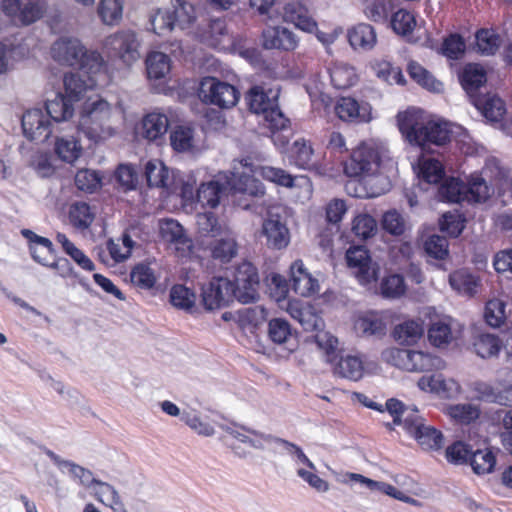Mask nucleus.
Wrapping results in <instances>:
<instances>
[{"label":"nucleus","instance_id":"nucleus-4","mask_svg":"<svg viewBox=\"0 0 512 512\" xmlns=\"http://www.w3.org/2000/svg\"><path fill=\"white\" fill-rule=\"evenodd\" d=\"M104 48L111 57L119 59L126 66H131L141 57V40L129 29L117 31L106 37Z\"/></svg>","mask_w":512,"mask_h":512},{"label":"nucleus","instance_id":"nucleus-25","mask_svg":"<svg viewBox=\"0 0 512 512\" xmlns=\"http://www.w3.org/2000/svg\"><path fill=\"white\" fill-rule=\"evenodd\" d=\"M471 102L491 123H500L507 112L505 102L496 94L479 95Z\"/></svg>","mask_w":512,"mask_h":512},{"label":"nucleus","instance_id":"nucleus-45","mask_svg":"<svg viewBox=\"0 0 512 512\" xmlns=\"http://www.w3.org/2000/svg\"><path fill=\"white\" fill-rule=\"evenodd\" d=\"M407 71L410 77L422 87L434 92L441 91L442 83L436 80L433 75L420 64L414 61L410 62Z\"/></svg>","mask_w":512,"mask_h":512},{"label":"nucleus","instance_id":"nucleus-20","mask_svg":"<svg viewBox=\"0 0 512 512\" xmlns=\"http://www.w3.org/2000/svg\"><path fill=\"white\" fill-rule=\"evenodd\" d=\"M386 409L393 417V423L397 425L403 424L409 434L423 422L422 417L418 414V410L415 407L405 406L397 399H389L386 402Z\"/></svg>","mask_w":512,"mask_h":512},{"label":"nucleus","instance_id":"nucleus-17","mask_svg":"<svg viewBox=\"0 0 512 512\" xmlns=\"http://www.w3.org/2000/svg\"><path fill=\"white\" fill-rule=\"evenodd\" d=\"M511 384L498 379L496 386L483 381H476L471 389L476 399L488 403H495L502 406H509Z\"/></svg>","mask_w":512,"mask_h":512},{"label":"nucleus","instance_id":"nucleus-26","mask_svg":"<svg viewBox=\"0 0 512 512\" xmlns=\"http://www.w3.org/2000/svg\"><path fill=\"white\" fill-rule=\"evenodd\" d=\"M285 22L294 24L297 28L313 32L317 28L316 22L310 16L308 9L300 2H289L283 8Z\"/></svg>","mask_w":512,"mask_h":512},{"label":"nucleus","instance_id":"nucleus-23","mask_svg":"<svg viewBox=\"0 0 512 512\" xmlns=\"http://www.w3.org/2000/svg\"><path fill=\"white\" fill-rule=\"evenodd\" d=\"M459 79L463 89L472 101L481 95L479 90L486 84L487 74L480 64L469 63L462 69Z\"/></svg>","mask_w":512,"mask_h":512},{"label":"nucleus","instance_id":"nucleus-6","mask_svg":"<svg viewBox=\"0 0 512 512\" xmlns=\"http://www.w3.org/2000/svg\"><path fill=\"white\" fill-rule=\"evenodd\" d=\"M46 0H1L2 13L17 26H28L43 17Z\"/></svg>","mask_w":512,"mask_h":512},{"label":"nucleus","instance_id":"nucleus-2","mask_svg":"<svg viewBox=\"0 0 512 512\" xmlns=\"http://www.w3.org/2000/svg\"><path fill=\"white\" fill-rule=\"evenodd\" d=\"M279 95L280 87L268 84L255 85L246 94L250 110L255 114L263 115L272 130H282L288 124V119L279 108Z\"/></svg>","mask_w":512,"mask_h":512},{"label":"nucleus","instance_id":"nucleus-33","mask_svg":"<svg viewBox=\"0 0 512 512\" xmlns=\"http://www.w3.org/2000/svg\"><path fill=\"white\" fill-rule=\"evenodd\" d=\"M449 283L457 292L466 296H473L477 293L480 279L468 270L460 269L449 275Z\"/></svg>","mask_w":512,"mask_h":512},{"label":"nucleus","instance_id":"nucleus-48","mask_svg":"<svg viewBox=\"0 0 512 512\" xmlns=\"http://www.w3.org/2000/svg\"><path fill=\"white\" fill-rule=\"evenodd\" d=\"M351 231L357 238L367 240L376 235L377 222L367 213L358 214L352 220Z\"/></svg>","mask_w":512,"mask_h":512},{"label":"nucleus","instance_id":"nucleus-57","mask_svg":"<svg viewBox=\"0 0 512 512\" xmlns=\"http://www.w3.org/2000/svg\"><path fill=\"white\" fill-rule=\"evenodd\" d=\"M195 300V294L183 285H175L170 291V302L178 309L191 310L195 305Z\"/></svg>","mask_w":512,"mask_h":512},{"label":"nucleus","instance_id":"nucleus-29","mask_svg":"<svg viewBox=\"0 0 512 512\" xmlns=\"http://www.w3.org/2000/svg\"><path fill=\"white\" fill-rule=\"evenodd\" d=\"M169 127V120L165 114L152 112L142 120V135L149 141H156L162 138Z\"/></svg>","mask_w":512,"mask_h":512},{"label":"nucleus","instance_id":"nucleus-53","mask_svg":"<svg viewBox=\"0 0 512 512\" xmlns=\"http://www.w3.org/2000/svg\"><path fill=\"white\" fill-rule=\"evenodd\" d=\"M473 347L476 354L481 358H490L498 355L501 342L495 335L481 334L474 341Z\"/></svg>","mask_w":512,"mask_h":512},{"label":"nucleus","instance_id":"nucleus-10","mask_svg":"<svg viewBox=\"0 0 512 512\" xmlns=\"http://www.w3.org/2000/svg\"><path fill=\"white\" fill-rule=\"evenodd\" d=\"M65 467L69 468L70 473L79 479L80 483L84 486H91L95 484L99 486V489L96 490L95 495L99 501L105 503L103 497H106L108 494L111 496V500L109 506L113 509L114 512H127L124 503L122 502L117 490L110 484L106 482H102L93 477L91 471L76 465L71 462H63Z\"/></svg>","mask_w":512,"mask_h":512},{"label":"nucleus","instance_id":"nucleus-61","mask_svg":"<svg viewBox=\"0 0 512 512\" xmlns=\"http://www.w3.org/2000/svg\"><path fill=\"white\" fill-rule=\"evenodd\" d=\"M292 155L294 163L303 169L309 168L313 160V148L311 144L304 140H296L292 146Z\"/></svg>","mask_w":512,"mask_h":512},{"label":"nucleus","instance_id":"nucleus-52","mask_svg":"<svg viewBox=\"0 0 512 512\" xmlns=\"http://www.w3.org/2000/svg\"><path fill=\"white\" fill-rule=\"evenodd\" d=\"M269 338L276 344H287L293 340L289 322L282 318L271 319L268 323Z\"/></svg>","mask_w":512,"mask_h":512},{"label":"nucleus","instance_id":"nucleus-62","mask_svg":"<svg viewBox=\"0 0 512 512\" xmlns=\"http://www.w3.org/2000/svg\"><path fill=\"white\" fill-rule=\"evenodd\" d=\"M424 250L428 256L444 260L449 254L448 240L443 236L431 235L424 243Z\"/></svg>","mask_w":512,"mask_h":512},{"label":"nucleus","instance_id":"nucleus-43","mask_svg":"<svg viewBox=\"0 0 512 512\" xmlns=\"http://www.w3.org/2000/svg\"><path fill=\"white\" fill-rule=\"evenodd\" d=\"M76 67L89 75L88 77L94 78L106 71V62L98 51L88 50L85 47L84 55L81 57V60Z\"/></svg>","mask_w":512,"mask_h":512},{"label":"nucleus","instance_id":"nucleus-64","mask_svg":"<svg viewBox=\"0 0 512 512\" xmlns=\"http://www.w3.org/2000/svg\"><path fill=\"white\" fill-rule=\"evenodd\" d=\"M170 141L174 150L187 151L193 146V131L189 127L178 126L171 132Z\"/></svg>","mask_w":512,"mask_h":512},{"label":"nucleus","instance_id":"nucleus-32","mask_svg":"<svg viewBox=\"0 0 512 512\" xmlns=\"http://www.w3.org/2000/svg\"><path fill=\"white\" fill-rule=\"evenodd\" d=\"M227 190L228 185L221 184L219 181H209L201 184L198 188L197 200L203 206L215 208L219 205Z\"/></svg>","mask_w":512,"mask_h":512},{"label":"nucleus","instance_id":"nucleus-18","mask_svg":"<svg viewBox=\"0 0 512 512\" xmlns=\"http://www.w3.org/2000/svg\"><path fill=\"white\" fill-rule=\"evenodd\" d=\"M50 121L40 109H32L22 116L24 135L29 140L45 141L51 135Z\"/></svg>","mask_w":512,"mask_h":512},{"label":"nucleus","instance_id":"nucleus-1","mask_svg":"<svg viewBox=\"0 0 512 512\" xmlns=\"http://www.w3.org/2000/svg\"><path fill=\"white\" fill-rule=\"evenodd\" d=\"M398 127L406 140L427 149L431 144L441 146L450 139L445 123L434 121L421 110L411 109L397 115Z\"/></svg>","mask_w":512,"mask_h":512},{"label":"nucleus","instance_id":"nucleus-40","mask_svg":"<svg viewBox=\"0 0 512 512\" xmlns=\"http://www.w3.org/2000/svg\"><path fill=\"white\" fill-rule=\"evenodd\" d=\"M332 85L337 89H347L355 84L357 75L352 66L336 62L329 68Z\"/></svg>","mask_w":512,"mask_h":512},{"label":"nucleus","instance_id":"nucleus-34","mask_svg":"<svg viewBox=\"0 0 512 512\" xmlns=\"http://www.w3.org/2000/svg\"><path fill=\"white\" fill-rule=\"evenodd\" d=\"M46 111L55 122L66 121L73 116V102L65 95L57 93L54 99L47 100Z\"/></svg>","mask_w":512,"mask_h":512},{"label":"nucleus","instance_id":"nucleus-54","mask_svg":"<svg viewBox=\"0 0 512 512\" xmlns=\"http://www.w3.org/2000/svg\"><path fill=\"white\" fill-rule=\"evenodd\" d=\"M469 462L474 473L481 475L492 472L496 458L489 449L477 450L471 453Z\"/></svg>","mask_w":512,"mask_h":512},{"label":"nucleus","instance_id":"nucleus-30","mask_svg":"<svg viewBox=\"0 0 512 512\" xmlns=\"http://www.w3.org/2000/svg\"><path fill=\"white\" fill-rule=\"evenodd\" d=\"M211 257L221 263H228L238 254L236 238L227 232L210 245Z\"/></svg>","mask_w":512,"mask_h":512},{"label":"nucleus","instance_id":"nucleus-22","mask_svg":"<svg viewBox=\"0 0 512 512\" xmlns=\"http://www.w3.org/2000/svg\"><path fill=\"white\" fill-rule=\"evenodd\" d=\"M334 374L352 381H358L364 374L363 361L359 356L342 354L329 358Z\"/></svg>","mask_w":512,"mask_h":512},{"label":"nucleus","instance_id":"nucleus-11","mask_svg":"<svg viewBox=\"0 0 512 512\" xmlns=\"http://www.w3.org/2000/svg\"><path fill=\"white\" fill-rule=\"evenodd\" d=\"M380 165L379 152L373 146L361 144L351 154L350 160L345 164L344 171L349 177L374 174Z\"/></svg>","mask_w":512,"mask_h":512},{"label":"nucleus","instance_id":"nucleus-9","mask_svg":"<svg viewBox=\"0 0 512 512\" xmlns=\"http://www.w3.org/2000/svg\"><path fill=\"white\" fill-rule=\"evenodd\" d=\"M232 283L237 291L239 302L247 304L258 299L259 274L251 262L243 261L237 265Z\"/></svg>","mask_w":512,"mask_h":512},{"label":"nucleus","instance_id":"nucleus-46","mask_svg":"<svg viewBox=\"0 0 512 512\" xmlns=\"http://www.w3.org/2000/svg\"><path fill=\"white\" fill-rule=\"evenodd\" d=\"M55 152L63 161L72 163L80 157L82 147L74 137H56Z\"/></svg>","mask_w":512,"mask_h":512},{"label":"nucleus","instance_id":"nucleus-47","mask_svg":"<svg viewBox=\"0 0 512 512\" xmlns=\"http://www.w3.org/2000/svg\"><path fill=\"white\" fill-rule=\"evenodd\" d=\"M145 177L149 187H167L169 172L161 161H149L145 166Z\"/></svg>","mask_w":512,"mask_h":512},{"label":"nucleus","instance_id":"nucleus-15","mask_svg":"<svg viewBox=\"0 0 512 512\" xmlns=\"http://www.w3.org/2000/svg\"><path fill=\"white\" fill-rule=\"evenodd\" d=\"M85 46L77 38L61 37L51 46V56L62 66L76 67L84 55Z\"/></svg>","mask_w":512,"mask_h":512},{"label":"nucleus","instance_id":"nucleus-16","mask_svg":"<svg viewBox=\"0 0 512 512\" xmlns=\"http://www.w3.org/2000/svg\"><path fill=\"white\" fill-rule=\"evenodd\" d=\"M297 35L283 26H268L262 31V47L266 50L294 51L298 47Z\"/></svg>","mask_w":512,"mask_h":512},{"label":"nucleus","instance_id":"nucleus-14","mask_svg":"<svg viewBox=\"0 0 512 512\" xmlns=\"http://www.w3.org/2000/svg\"><path fill=\"white\" fill-rule=\"evenodd\" d=\"M159 234L161 239L172 244L180 256H188L193 249V241L186 234L182 225L174 219L159 221Z\"/></svg>","mask_w":512,"mask_h":512},{"label":"nucleus","instance_id":"nucleus-49","mask_svg":"<svg viewBox=\"0 0 512 512\" xmlns=\"http://www.w3.org/2000/svg\"><path fill=\"white\" fill-rule=\"evenodd\" d=\"M428 339L435 347H445L453 340L450 324L445 320L433 322L428 329Z\"/></svg>","mask_w":512,"mask_h":512},{"label":"nucleus","instance_id":"nucleus-3","mask_svg":"<svg viewBox=\"0 0 512 512\" xmlns=\"http://www.w3.org/2000/svg\"><path fill=\"white\" fill-rule=\"evenodd\" d=\"M112 115L113 108L106 100L87 102L81 115L80 131L94 143L106 140L115 134Z\"/></svg>","mask_w":512,"mask_h":512},{"label":"nucleus","instance_id":"nucleus-56","mask_svg":"<svg viewBox=\"0 0 512 512\" xmlns=\"http://www.w3.org/2000/svg\"><path fill=\"white\" fill-rule=\"evenodd\" d=\"M56 240L61 244L64 251L83 269L88 271L94 270L93 262L86 256L84 253L79 250L67 237L65 234L58 233L56 236Z\"/></svg>","mask_w":512,"mask_h":512},{"label":"nucleus","instance_id":"nucleus-60","mask_svg":"<svg viewBox=\"0 0 512 512\" xmlns=\"http://www.w3.org/2000/svg\"><path fill=\"white\" fill-rule=\"evenodd\" d=\"M131 282L141 289H151L156 283L153 270L146 264L136 265L130 273Z\"/></svg>","mask_w":512,"mask_h":512},{"label":"nucleus","instance_id":"nucleus-27","mask_svg":"<svg viewBox=\"0 0 512 512\" xmlns=\"http://www.w3.org/2000/svg\"><path fill=\"white\" fill-rule=\"evenodd\" d=\"M65 96L72 102L79 101L84 93L97 85V79L88 77L83 79L77 73H67L63 79Z\"/></svg>","mask_w":512,"mask_h":512},{"label":"nucleus","instance_id":"nucleus-59","mask_svg":"<svg viewBox=\"0 0 512 512\" xmlns=\"http://www.w3.org/2000/svg\"><path fill=\"white\" fill-rule=\"evenodd\" d=\"M391 26L397 34L409 35L416 26V19L411 12L401 9L393 14Z\"/></svg>","mask_w":512,"mask_h":512},{"label":"nucleus","instance_id":"nucleus-37","mask_svg":"<svg viewBox=\"0 0 512 512\" xmlns=\"http://www.w3.org/2000/svg\"><path fill=\"white\" fill-rule=\"evenodd\" d=\"M147 75L150 79L164 78L171 69L168 55L159 51L150 52L145 60Z\"/></svg>","mask_w":512,"mask_h":512},{"label":"nucleus","instance_id":"nucleus-8","mask_svg":"<svg viewBox=\"0 0 512 512\" xmlns=\"http://www.w3.org/2000/svg\"><path fill=\"white\" fill-rule=\"evenodd\" d=\"M348 268L363 285L375 282L379 276V265L373 261L369 250L364 246H351L346 251Z\"/></svg>","mask_w":512,"mask_h":512},{"label":"nucleus","instance_id":"nucleus-44","mask_svg":"<svg viewBox=\"0 0 512 512\" xmlns=\"http://www.w3.org/2000/svg\"><path fill=\"white\" fill-rule=\"evenodd\" d=\"M438 195L443 201L459 203L466 199V184L453 177L446 179L439 187Z\"/></svg>","mask_w":512,"mask_h":512},{"label":"nucleus","instance_id":"nucleus-36","mask_svg":"<svg viewBox=\"0 0 512 512\" xmlns=\"http://www.w3.org/2000/svg\"><path fill=\"white\" fill-rule=\"evenodd\" d=\"M411 435L424 450H438L443 446L442 433L423 422L416 427Z\"/></svg>","mask_w":512,"mask_h":512},{"label":"nucleus","instance_id":"nucleus-51","mask_svg":"<svg viewBox=\"0 0 512 512\" xmlns=\"http://www.w3.org/2000/svg\"><path fill=\"white\" fill-rule=\"evenodd\" d=\"M501 42L500 36L494 30L481 29L476 33V46L483 55H494Z\"/></svg>","mask_w":512,"mask_h":512},{"label":"nucleus","instance_id":"nucleus-39","mask_svg":"<svg viewBox=\"0 0 512 512\" xmlns=\"http://www.w3.org/2000/svg\"><path fill=\"white\" fill-rule=\"evenodd\" d=\"M407 371L426 372L441 368L442 361L435 356L423 351L409 350Z\"/></svg>","mask_w":512,"mask_h":512},{"label":"nucleus","instance_id":"nucleus-12","mask_svg":"<svg viewBox=\"0 0 512 512\" xmlns=\"http://www.w3.org/2000/svg\"><path fill=\"white\" fill-rule=\"evenodd\" d=\"M202 298L206 309L214 310L237 299V291L229 279L218 277L213 278L208 286L203 288Z\"/></svg>","mask_w":512,"mask_h":512},{"label":"nucleus","instance_id":"nucleus-58","mask_svg":"<svg viewBox=\"0 0 512 512\" xmlns=\"http://www.w3.org/2000/svg\"><path fill=\"white\" fill-rule=\"evenodd\" d=\"M405 293V283L401 275H389L381 281L380 294L384 298L396 299Z\"/></svg>","mask_w":512,"mask_h":512},{"label":"nucleus","instance_id":"nucleus-7","mask_svg":"<svg viewBox=\"0 0 512 512\" xmlns=\"http://www.w3.org/2000/svg\"><path fill=\"white\" fill-rule=\"evenodd\" d=\"M199 98L207 104L220 108L234 107L239 100V91L231 84L215 77H204L198 90Z\"/></svg>","mask_w":512,"mask_h":512},{"label":"nucleus","instance_id":"nucleus-63","mask_svg":"<svg viewBox=\"0 0 512 512\" xmlns=\"http://www.w3.org/2000/svg\"><path fill=\"white\" fill-rule=\"evenodd\" d=\"M466 199L474 202H484L490 196V189L486 182L478 176L472 177L466 185Z\"/></svg>","mask_w":512,"mask_h":512},{"label":"nucleus","instance_id":"nucleus-38","mask_svg":"<svg viewBox=\"0 0 512 512\" xmlns=\"http://www.w3.org/2000/svg\"><path fill=\"white\" fill-rule=\"evenodd\" d=\"M124 0H99L97 14L105 25L120 23L123 17Z\"/></svg>","mask_w":512,"mask_h":512},{"label":"nucleus","instance_id":"nucleus-5","mask_svg":"<svg viewBox=\"0 0 512 512\" xmlns=\"http://www.w3.org/2000/svg\"><path fill=\"white\" fill-rule=\"evenodd\" d=\"M227 185L235 204L244 210L250 209L256 199L265 195L263 183L246 172H233Z\"/></svg>","mask_w":512,"mask_h":512},{"label":"nucleus","instance_id":"nucleus-28","mask_svg":"<svg viewBox=\"0 0 512 512\" xmlns=\"http://www.w3.org/2000/svg\"><path fill=\"white\" fill-rule=\"evenodd\" d=\"M424 334L423 322L421 320H407L395 326L392 335L396 342L401 345H414Z\"/></svg>","mask_w":512,"mask_h":512},{"label":"nucleus","instance_id":"nucleus-21","mask_svg":"<svg viewBox=\"0 0 512 512\" xmlns=\"http://www.w3.org/2000/svg\"><path fill=\"white\" fill-rule=\"evenodd\" d=\"M287 312L297 320L306 331H319L324 327V321L315 307L298 301L289 302Z\"/></svg>","mask_w":512,"mask_h":512},{"label":"nucleus","instance_id":"nucleus-55","mask_svg":"<svg viewBox=\"0 0 512 512\" xmlns=\"http://www.w3.org/2000/svg\"><path fill=\"white\" fill-rule=\"evenodd\" d=\"M484 317L488 325L497 328L503 325L507 318L506 304L500 299H491L486 303Z\"/></svg>","mask_w":512,"mask_h":512},{"label":"nucleus","instance_id":"nucleus-31","mask_svg":"<svg viewBox=\"0 0 512 512\" xmlns=\"http://www.w3.org/2000/svg\"><path fill=\"white\" fill-rule=\"evenodd\" d=\"M348 40L356 50H371L377 41L376 32L371 25L361 23L348 31Z\"/></svg>","mask_w":512,"mask_h":512},{"label":"nucleus","instance_id":"nucleus-41","mask_svg":"<svg viewBox=\"0 0 512 512\" xmlns=\"http://www.w3.org/2000/svg\"><path fill=\"white\" fill-rule=\"evenodd\" d=\"M354 329L359 335L365 337L383 336L386 333V324L377 315L367 314L356 319Z\"/></svg>","mask_w":512,"mask_h":512},{"label":"nucleus","instance_id":"nucleus-50","mask_svg":"<svg viewBox=\"0 0 512 512\" xmlns=\"http://www.w3.org/2000/svg\"><path fill=\"white\" fill-rule=\"evenodd\" d=\"M171 13L173 14L174 24L179 26L181 29L189 27L196 19L194 6L190 2L184 0H175Z\"/></svg>","mask_w":512,"mask_h":512},{"label":"nucleus","instance_id":"nucleus-35","mask_svg":"<svg viewBox=\"0 0 512 512\" xmlns=\"http://www.w3.org/2000/svg\"><path fill=\"white\" fill-rule=\"evenodd\" d=\"M196 225L201 236L218 237L229 232L228 227L220 222L213 212L197 214Z\"/></svg>","mask_w":512,"mask_h":512},{"label":"nucleus","instance_id":"nucleus-24","mask_svg":"<svg viewBox=\"0 0 512 512\" xmlns=\"http://www.w3.org/2000/svg\"><path fill=\"white\" fill-rule=\"evenodd\" d=\"M291 286L299 295L307 297L319 292V282L304 267L301 260L291 266Z\"/></svg>","mask_w":512,"mask_h":512},{"label":"nucleus","instance_id":"nucleus-42","mask_svg":"<svg viewBox=\"0 0 512 512\" xmlns=\"http://www.w3.org/2000/svg\"><path fill=\"white\" fill-rule=\"evenodd\" d=\"M68 218L73 227L84 230L93 223L95 213L86 202L79 201L71 204Z\"/></svg>","mask_w":512,"mask_h":512},{"label":"nucleus","instance_id":"nucleus-13","mask_svg":"<svg viewBox=\"0 0 512 512\" xmlns=\"http://www.w3.org/2000/svg\"><path fill=\"white\" fill-rule=\"evenodd\" d=\"M261 236L265 238V244L269 249L281 250L290 243L289 229L280 215L268 212L263 220Z\"/></svg>","mask_w":512,"mask_h":512},{"label":"nucleus","instance_id":"nucleus-19","mask_svg":"<svg viewBox=\"0 0 512 512\" xmlns=\"http://www.w3.org/2000/svg\"><path fill=\"white\" fill-rule=\"evenodd\" d=\"M335 113L345 122L363 123L371 120V106L359 103L351 97L340 98L335 105Z\"/></svg>","mask_w":512,"mask_h":512}]
</instances>
